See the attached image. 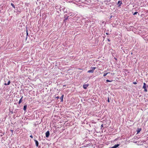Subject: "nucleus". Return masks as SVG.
Masks as SVG:
<instances>
[{"label": "nucleus", "mask_w": 148, "mask_h": 148, "mask_svg": "<svg viewBox=\"0 0 148 148\" xmlns=\"http://www.w3.org/2000/svg\"><path fill=\"white\" fill-rule=\"evenodd\" d=\"M11 5L12 6V7L14 8H15V6L14 5V4L12 3H11Z\"/></svg>", "instance_id": "15"}, {"label": "nucleus", "mask_w": 148, "mask_h": 148, "mask_svg": "<svg viewBox=\"0 0 148 148\" xmlns=\"http://www.w3.org/2000/svg\"><path fill=\"white\" fill-rule=\"evenodd\" d=\"M27 106L26 105H25L24 106V107H23V110H25V111L26 110V109H27Z\"/></svg>", "instance_id": "13"}, {"label": "nucleus", "mask_w": 148, "mask_h": 148, "mask_svg": "<svg viewBox=\"0 0 148 148\" xmlns=\"http://www.w3.org/2000/svg\"><path fill=\"white\" fill-rule=\"evenodd\" d=\"M106 72V71H105L104 72V73L103 74V76H104V77H105V76H106L108 74L110 73V72H108L107 73H105V72Z\"/></svg>", "instance_id": "11"}, {"label": "nucleus", "mask_w": 148, "mask_h": 148, "mask_svg": "<svg viewBox=\"0 0 148 148\" xmlns=\"http://www.w3.org/2000/svg\"><path fill=\"white\" fill-rule=\"evenodd\" d=\"M108 41H109V42H110V39H108Z\"/></svg>", "instance_id": "21"}, {"label": "nucleus", "mask_w": 148, "mask_h": 148, "mask_svg": "<svg viewBox=\"0 0 148 148\" xmlns=\"http://www.w3.org/2000/svg\"><path fill=\"white\" fill-rule=\"evenodd\" d=\"M106 81L108 82H111L112 81V80H109L108 79H107L106 80Z\"/></svg>", "instance_id": "16"}, {"label": "nucleus", "mask_w": 148, "mask_h": 148, "mask_svg": "<svg viewBox=\"0 0 148 148\" xmlns=\"http://www.w3.org/2000/svg\"><path fill=\"white\" fill-rule=\"evenodd\" d=\"M34 141L35 142L36 146L37 147H38V142L36 140H34Z\"/></svg>", "instance_id": "8"}, {"label": "nucleus", "mask_w": 148, "mask_h": 148, "mask_svg": "<svg viewBox=\"0 0 148 148\" xmlns=\"http://www.w3.org/2000/svg\"><path fill=\"white\" fill-rule=\"evenodd\" d=\"M133 84H137V82H133Z\"/></svg>", "instance_id": "18"}, {"label": "nucleus", "mask_w": 148, "mask_h": 148, "mask_svg": "<svg viewBox=\"0 0 148 148\" xmlns=\"http://www.w3.org/2000/svg\"><path fill=\"white\" fill-rule=\"evenodd\" d=\"M96 68L95 67H91V69L90 70H88V73H93L94 72V70L96 69Z\"/></svg>", "instance_id": "1"}, {"label": "nucleus", "mask_w": 148, "mask_h": 148, "mask_svg": "<svg viewBox=\"0 0 148 148\" xmlns=\"http://www.w3.org/2000/svg\"><path fill=\"white\" fill-rule=\"evenodd\" d=\"M103 124H102V125H101V127H103Z\"/></svg>", "instance_id": "20"}, {"label": "nucleus", "mask_w": 148, "mask_h": 148, "mask_svg": "<svg viewBox=\"0 0 148 148\" xmlns=\"http://www.w3.org/2000/svg\"><path fill=\"white\" fill-rule=\"evenodd\" d=\"M64 96V95H62L60 98V99L61 100V101L62 102L63 101Z\"/></svg>", "instance_id": "10"}, {"label": "nucleus", "mask_w": 148, "mask_h": 148, "mask_svg": "<svg viewBox=\"0 0 148 148\" xmlns=\"http://www.w3.org/2000/svg\"><path fill=\"white\" fill-rule=\"evenodd\" d=\"M10 82V81H9L7 83H5L4 85H9Z\"/></svg>", "instance_id": "12"}, {"label": "nucleus", "mask_w": 148, "mask_h": 148, "mask_svg": "<svg viewBox=\"0 0 148 148\" xmlns=\"http://www.w3.org/2000/svg\"><path fill=\"white\" fill-rule=\"evenodd\" d=\"M23 98V96H22L21 97V98L19 100V101L18 102V103L19 104H20L22 102V99Z\"/></svg>", "instance_id": "9"}, {"label": "nucleus", "mask_w": 148, "mask_h": 148, "mask_svg": "<svg viewBox=\"0 0 148 148\" xmlns=\"http://www.w3.org/2000/svg\"><path fill=\"white\" fill-rule=\"evenodd\" d=\"M138 13V12H135L133 14V15H134L136 14H137V13Z\"/></svg>", "instance_id": "17"}, {"label": "nucleus", "mask_w": 148, "mask_h": 148, "mask_svg": "<svg viewBox=\"0 0 148 148\" xmlns=\"http://www.w3.org/2000/svg\"><path fill=\"white\" fill-rule=\"evenodd\" d=\"M146 84L145 83H143V88L144 89V91L145 92H146L147 91V89L146 88Z\"/></svg>", "instance_id": "2"}, {"label": "nucleus", "mask_w": 148, "mask_h": 148, "mask_svg": "<svg viewBox=\"0 0 148 148\" xmlns=\"http://www.w3.org/2000/svg\"><path fill=\"white\" fill-rule=\"evenodd\" d=\"M119 146V145L118 144H116L113 146H112L111 148H116Z\"/></svg>", "instance_id": "6"}, {"label": "nucleus", "mask_w": 148, "mask_h": 148, "mask_svg": "<svg viewBox=\"0 0 148 148\" xmlns=\"http://www.w3.org/2000/svg\"><path fill=\"white\" fill-rule=\"evenodd\" d=\"M30 137L32 138H33V137L32 135H31L30 136Z\"/></svg>", "instance_id": "19"}, {"label": "nucleus", "mask_w": 148, "mask_h": 148, "mask_svg": "<svg viewBox=\"0 0 148 148\" xmlns=\"http://www.w3.org/2000/svg\"><path fill=\"white\" fill-rule=\"evenodd\" d=\"M108 101L109 102H110L109 99V98H108Z\"/></svg>", "instance_id": "22"}, {"label": "nucleus", "mask_w": 148, "mask_h": 148, "mask_svg": "<svg viewBox=\"0 0 148 148\" xmlns=\"http://www.w3.org/2000/svg\"><path fill=\"white\" fill-rule=\"evenodd\" d=\"M68 16H67V15H65L64 17V21H65L68 18Z\"/></svg>", "instance_id": "5"}, {"label": "nucleus", "mask_w": 148, "mask_h": 148, "mask_svg": "<svg viewBox=\"0 0 148 148\" xmlns=\"http://www.w3.org/2000/svg\"><path fill=\"white\" fill-rule=\"evenodd\" d=\"M56 98H57V99H58V98H59V97H56Z\"/></svg>", "instance_id": "23"}, {"label": "nucleus", "mask_w": 148, "mask_h": 148, "mask_svg": "<svg viewBox=\"0 0 148 148\" xmlns=\"http://www.w3.org/2000/svg\"><path fill=\"white\" fill-rule=\"evenodd\" d=\"M106 34L107 35L108 34V33H106Z\"/></svg>", "instance_id": "24"}, {"label": "nucleus", "mask_w": 148, "mask_h": 148, "mask_svg": "<svg viewBox=\"0 0 148 148\" xmlns=\"http://www.w3.org/2000/svg\"><path fill=\"white\" fill-rule=\"evenodd\" d=\"M50 133L49 131H47L45 133L46 136L47 137H48L49 136Z\"/></svg>", "instance_id": "4"}, {"label": "nucleus", "mask_w": 148, "mask_h": 148, "mask_svg": "<svg viewBox=\"0 0 148 148\" xmlns=\"http://www.w3.org/2000/svg\"><path fill=\"white\" fill-rule=\"evenodd\" d=\"M141 130V129L140 128V129H138V130H137V133H139Z\"/></svg>", "instance_id": "14"}, {"label": "nucleus", "mask_w": 148, "mask_h": 148, "mask_svg": "<svg viewBox=\"0 0 148 148\" xmlns=\"http://www.w3.org/2000/svg\"><path fill=\"white\" fill-rule=\"evenodd\" d=\"M88 86V84H84L83 86V87L84 89H86Z\"/></svg>", "instance_id": "3"}, {"label": "nucleus", "mask_w": 148, "mask_h": 148, "mask_svg": "<svg viewBox=\"0 0 148 148\" xmlns=\"http://www.w3.org/2000/svg\"><path fill=\"white\" fill-rule=\"evenodd\" d=\"M122 4L121 1H119L118 2V5H119V6H121V5Z\"/></svg>", "instance_id": "7"}]
</instances>
